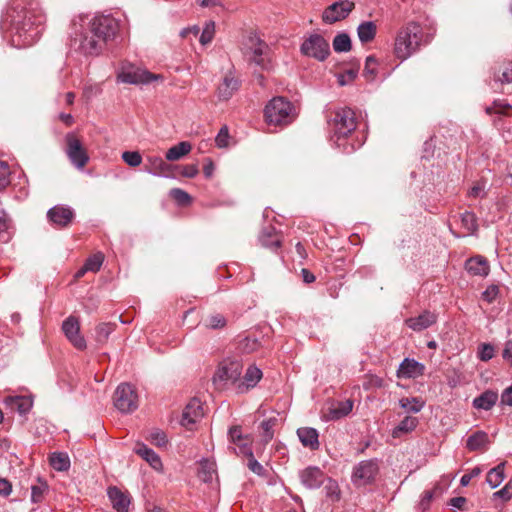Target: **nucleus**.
Returning <instances> with one entry per match:
<instances>
[{
  "mask_svg": "<svg viewBox=\"0 0 512 512\" xmlns=\"http://www.w3.org/2000/svg\"><path fill=\"white\" fill-rule=\"evenodd\" d=\"M44 16L40 12L27 10L19 5L9 9L5 22L10 24L11 41L16 47H27L35 43L43 32Z\"/></svg>",
  "mask_w": 512,
  "mask_h": 512,
  "instance_id": "nucleus-1",
  "label": "nucleus"
},
{
  "mask_svg": "<svg viewBox=\"0 0 512 512\" xmlns=\"http://www.w3.org/2000/svg\"><path fill=\"white\" fill-rule=\"evenodd\" d=\"M87 16L79 15L72 20L70 47L86 56L99 55L106 43L89 32L86 26Z\"/></svg>",
  "mask_w": 512,
  "mask_h": 512,
  "instance_id": "nucleus-2",
  "label": "nucleus"
},
{
  "mask_svg": "<svg viewBox=\"0 0 512 512\" xmlns=\"http://www.w3.org/2000/svg\"><path fill=\"white\" fill-rule=\"evenodd\" d=\"M422 38L421 26L416 22L408 23L398 31L395 38V56L400 60H406L419 49Z\"/></svg>",
  "mask_w": 512,
  "mask_h": 512,
  "instance_id": "nucleus-3",
  "label": "nucleus"
},
{
  "mask_svg": "<svg viewBox=\"0 0 512 512\" xmlns=\"http://www.w3.org/2000/svg\"><path fill=\"white\" fill-rule=\"evenodd\" d=\"M266 121L270 125H288L296 114L293 104L284 97L278 96L271 99L264 110Z\"/></svg>",
  "mask_w": 512,
  "mask_h": 512,
  "instance_id": "nucleus-4",
  "label": "nucleus"
},
{
  "mask_svg": "<svg viewBox=\"0 0 512 512\" xmlns=\"http://www.w3.org/2000/svg\"><path fill=\"white\" fill-rule=\"evenodd\" d=\"M269 46L257 34L250 33L244 43V56L249 64H254L263 70L269 69Z\"/></svg>",
  "mask_w": 512,
  "mask_h": 512,
  "instance_id": "nucleus-5",
  "label": "nucleus"
},
{
  "mask_svg": "<svg viewBox=\"0 0 512 512\" xmlns=\"http://www.w3.org/2000/svg\"><path fill=\"white\" fill-rule=\"evenodd\" d=\"M86 26L91 34L107 43L117 35L120 23L111 15H97L92 19L87 16Z\"/></svg>",
  "mask_w": 512,
  "mask_h": 512,
  "instance_id": "nucleus-6",
  "label": "nucleus"
},
{
  "mask_svg": "<svg viewBox=\"0 0 512 512\" xmlns=\"http://www.w3.org/2000/svg\"><path fill=\"white\" fill-rule=\"evenodd\" d=\"M331 126L337 141L346 138L356 129L355 112L348 107L339 108L334 113Z\"/></svg>",
  "mask_w": 512,
  "mask_h": 512,
  "instance_id": "nucleus-7",
  "label": "nucleus"
},
{
  "mask_svg": "<svg viewBox=\"0 0 512 512\" xmlns=\"http://www.w3.org/2000/svg\"><path fill=\"white\" fill-rule=\"evenodd\" d=\"M113 402L121 413H132L139 405L138 394L131 384L121 383L114 392Z\"/></svg>",
  "mask_w": 512,
  "mask_h": 512,
  "instance_id": "nucleus-8",
  "label": "nucleus"
},
{
  "mask_svg": "<svg viewBox=\"0 0 512 512\" xmlns=\"http://www.w3.org/2000/svg\"><path fill=\"white\" fill-rule=\"evenodd\" d=\"M65 152L71 164L77 169H83L89 162V155L81 141L73 133L65 136Z\"/></svg>",
  "mask_w": 512,
  "mask_h": 512,
  "instance_id": "nucleus-9",
  "label": "nucleus"
},
{
  "mask_svg": "<svg viewBox=\"0 0 512 512\" xmlns=\"http://www.w3.org/2000/svg\"><path fill=\"white\" fill-rule=\"evenodd\" d=\"M301 53L305 56L324 61L330 54L329 43L319 34L310 35L301 45Z\"/></svg>",
  "mask_w": 512,
  "mask_h": 512,
  "instance_id": "nucleus-10",
  "label": "nucleus"
},
{
  "mask_svg": "<svg viewBox=\"0 0 512 512\" xmlns=\"http://www.w3.org/2000/svg\"><path fill=\"white\" fill-rule=\"evenodd\" d=\"M176 166L168 164L159 156H147L144 171L158 177H175L174 170Z\"/></svg>",
  "mask_w": 512,
  "mask_h": 512,
  "instance_id": "nucleus-11",
  "label": "nucleus"
},
{
  "mask_svg": "<svg viewBox=\"0 0 512 512\" xmlns=\"http://www.w3.org/2000/svg\"><path fill=\"white\" fill-rule=\"evenodd\" d=\"M354 3L348 0H341L331 4L323 12V21L329 24L335 23L346 18L353 10Z\"/></svg>",
  "mask_w": 512,
  "mask_h": 512,
  "instance_id": "nucleus-12",
  "label": "nucleus"
},
{
  "mask_svg": "<svg viewBox=\"0 0 512 512\" xmlns=\"http://www.w3.org/2000/svg\"><path fill=\"white\" fill-rule=\"evenodd\" d=\"M378 464L375 460H366L360 462L353 472V482L356 485H365L370 483L378 473Z\"/></svg>",
  "mask_w": 512,
  "mask_h": 512,
  "instance_id": "nucleus-13",
  "label": "nucleus"
},
{
  "mask_svg": "<svg viewBox=\"0 0 512 512\" xmlns=\"http://www.w3.org/2000/svg\"><path fill=\"white\" fill-rule=\"evenodd\" d=\"M242 365L238 361L223 362L214 374V382H232L240 380Z\"/></svg>",
  "mask_w": 512,
  "mask_h": 512,
  "instance_id": "nucleus-14",
  "label": "nucleus"
},
{
  "mask_svg": "<svg viewBox=\"0 0 512 512\" xmlns=\"http://www.w3.org/2000/svg\"><path fill=\"white\" fill-rule=\"evenodd\" d=\"M62 330L67 339L75 348L79 350L86 348V341L80 334V324L76 317L69 316L66 320H64L62 324Z\"/></svg>",
  "mask_w": 512,
  "mask_h": 512,
  "instance_id": "nucleus-15",
  "label": "nucleus"
},
{
  "mask_svg": "<svg viewBox=\"0 0 512 512\" xmlns=\"http://www.w3.org/2000/svg\"><path fill=\"white\" fill-rule=\"evenodd\" d=\"M241 81L236 77L233 69H230L223 77L217 88V96L221 101H227L238 91Z\"/></svg>",
  "mask_w": 512,
  "mask_h": 512,
  "instance_id": "nucleus-16",
  "label": "nucleus"
},
{
  "mask_svg": "<svg viewBox=\"0 0 512 512\" xmlns=\"http://www.w3.org/2000/svg\"><path fill=\"white\" fill-rule=\"evenodd\" d=\"M74 211L67 206L56 205L47 212L49 221L58 228L68 227L74 219Z\"/></svg>",
  "mask_w": 512,
  "mask_h": 512,
  "instance_id": "nucleus-17",
  "label": "nucleus"
},
{
  "mask_svg": "<svg viewBox=\"0 0 512 512\" xmlns=\"http://www.w3.org/2000/svg\"><path fill=\"white\" fill-rule=\"evenodd\" d=\"M159 76L152 74L146 70L139 68H131L123 70L119 75L118 79L123 83L128 84H148Z\"/></svg>",
  "mask_w": 512,
  "mask_h": 512,
  "instance_id": "nucleus-18",
  "label": "nucleus"
},
{
  "mask_svg": "<svg viewBox=\"0 0 512 512\" xmlns=\"http://www.w3.org/2000/svg\"><path fill=\"white\" fill-rule=\"evenodd\" d=\"M204 415L202 404L198 399H192L184 408L181 424L187 429L197 423Z\"/></svg>",
  "mask_w": 512,
  "mask_h": 512,
  "instance_id": "nucleus-19",
  "label": "nucleus"
},
{
  "mask_svg": "<svg viewBox=\"0 0 512 512\" xmlns=\"http://www.w3.org/2000/svg\"><path fill=\"white\" fill-rule=\"evenodd\" d=\"M300 479L308 489H316L324 484L326 476L320 468L310 466L300 472Z\"/></svg>",
  "mask_w": 512,
  "mask_h": 512,
  "instance_id": "nucleus-20",
  "label": "nucleus"
},
{
  "mask_svg": "<svg viewBox=\"0 0 512 512\" xmlns=\"http://www.w3.org/2000/svg\"><path fill=\"white\" fill-rule=\"evenodd\" d=\"M424 371L425 366L422 363L416 361L415 359L405 358L399 365L397 370V377L405 379L417 378L422 376Z\"/></svg>",
  "mask_w": 512,
  "mask_h": 512,
  "instance_id": "nucleus-21",
  "label": "nucleus"
},
{
  "mask_svg": "<svg viewBox=\"0 0 512 512\" xmlns=\"http://www.w3.org/2000/svg\"><path fill=\"white\" fill-rule=\"evenodd\" d=\"M510 83H512V61H507L498 68H494L491 87L495 91H500L502 85Z\"/></svg>",
  "mask_w": 512,
  "mask_h": 512,
  "instance_id": "nucleus-22",
  "label": "nucleus"
},
{
  "mask_svg": "<svg viewBox=\"0 0 512 512\" xmlns=\"http://www.w3.org/2000/svg\"><path fill=\"white\" fill-rule=\"evenodd\" d=\"M489 445V436L482 430L475 431L466 440V448L471 452H485Z\"/></svg>",
  "mask_w": 512,
  "mask_h": 512,
  "instance_id": "nucleus-23",
  "label": "nucleus"
},
{
  "mask_svg": "<svg viewBox=\"0 0 512 512\" xmlns=\"http://www.w3.org/2000/svg\"><path fill=\"white\" fill-rule=\"evenodd\" d=\"M465 269L474 276L486 277L489 274L490 266L486 258L477 255L469 258L465 263Z\"/></svg>",
  "mask_w": 512,
  "mask_h": 512,
  "instance_id": "nucleus-24",
  "label": "nucleus"
},
{
  "mask_svg": "<svg viewBox=\"0 0 512 512\" xmlns=\"http://www.w3.org/2000/svg\"><path fill=\"white\" fill-rule=\"evenodd\" d=\"M353 405L354 403L350 399L333 404L325 414L326 420L334 421L346 417L352 411Z\"/></svg>",
  "mask_w": 512,
  "mask_h": 512,
  "instance_id": "nucleus-25",
  "label": "nucleus"
},
{
  "mask_svg": "<svg viewBox=\"0 0 512 512\" xmlns=\"http://www.w3.org/2000/svg\"><path fill=\"white\" fill-rule=\"evenodd\" d=\"M108 496L114 509L118 512H128L130 498L127 494L117 487H110L108 489Z\"/></svg>",
  "mask_w": 512,
  "mask_h": 512,
  "instance_id": "nucleus-26",
  "label": "nucleus"
},
{
  "mask_svg": "<svg viewBox=\"0 0 512 512\" xmlns=\"http://www.w3.org/2000/svg\"><path fill=\"white\" fill-rule=\"evenodd\" d=\"M262 371L255 365H250L243 377V381L239 383V392H245L250 388H254L262 378Z\"/></svg>",
  "mask_w": 512,
  "mask_h": 512,
  "instance_id": "nucleus-27",
  "label": "nucleus"
},
{
  "mask_svg": "<svg viewBox=\"0 0 512 512\" xmlns=\"http://www.w3.org/2000/svg\"><path fill=\"white\" fill-rule=\"evenodd\" d=\"M436 322L435 314L425 311L417 317H412L406 320V324L414 331H422L427 329Z\"/></svg>",
  "mask_w": 512,
  "mask_h": 512,
  "instance_id": "nucleus-28",
  "label": "nucleus"
},
{
  "mask_svg": "<svg viewBox=\"0 0 512 512\" xmlns=\"http://www.w3.org/2000/svg\"><path fill=\"white\" fill-rule=\"evenodd\" d=\"M297 435L303 446L308 447L311 450H317L319 448V434L315 428H299L297 430Z\"/></svg>",
  "mask_w": 512,
  "mask_h": 512,
  "instance_id": "nucleus-29",
  "label": "nucleus"
},
{
  "mask_svg": "<svg viewBox=\"0 0 512 512\" xmlns=\"http://www.w3.org/2000/svg\"><path fill=\"white\" fill-rule=\"evenodd\" d=\"M228 437L230 442L236 446L233 448V451L237 454H241L242 445L251 446V439L249 435L242 433L241 426H232L228 431Z\"/></svg>",
  "mask_w": 512,
  "mask_h": 512,
  "instance_id": "nucleus-30",
  "label": "nucleus"
},
{
  "mask_svg": "<svg viewBox=\"0 0 512 512\" xmlns=\"http://www.w3.org/2000/svg\"><path fill=\"white\" fill-rule=\"evenodd\" d=\"M259 241L262 246L272 250H277L281 246L280 237L278 236L276 229L272 226L263 228L259 236Z\"/></svg>",
  "mask_w": 512,
  "mask_h": 512,
  "instance_id": "nucleus-31",
  "label": "nucleus"
},
{
  "mask_svg": "<svg viewBox=\"0 0 512 512\" xmlns=\"http://www.w3.org/2000/svg\"><path fill=\"white\" fill-rule=\"evenodd\" d=\"M135 453L147 461L153 469H162V461L159 455L146 445L138 444L135 448Z\"/></svg>",
  "mask_w": 512,
  "mask_h": 512,
  "instance_id": "nucleus-32",
  "label": "nucleus"
},
{
  "mask_svg": "<svg viewBox=\"0 0 512 512\" xmlns=\"http://www.w3.org/2000/svg\"><path fill=\"white\" fill-rule=\"evenodd\" d=\"M498 394L492 390H487L473 400V406L476 409L490 410L497 402Z\"/></svg>",
  "mask_w": 512,
  "mask_h": 512,
  "instance_id": "nucleus-33",
  "label": "nucleus"
},
{
  "mask_svg": "<svg viewBox=\"0 0 512 512\" xmlns=\"http://www.w3.org/2000/svg\"><path fill=\"white\" fill-rule=\"evenodd\" d=\"M192 149V145L187 141H182L172 146L166 152L165 158L168 161H177L187 155Z\"/></svg>",
  "mask_w": 512,
  "mask_h": 512,
  "instance_id": "nucleus-34",
  "label": "nucleus"
},
{
  "mask_svg": "<svg viewBox=\"0 0 512 512\" xmlns=\"http://www.w3.org/2000/svg\"><path fill=\"white\" fill-rule=\"evenodd\" d=\"M376 31V24L372 21L362 22L357 28V34L362 43L372 41L375 38Z\"/></svg>",
  "mask_w": 512,
  "mask_h": 512,
  "instance_id": "nucleus-35",
  "label": "nucleus"
},
{
  "mask_svg": "<svg viewBox=\"0 0 512 512\" xmlns=\"http://www.w3.org/2000/svg\"><path fill=\"white\" fill-rule=\"evenodd\" d=\"M418 425V419L412 416H406L392 431L394 438H399L403 434L413 431Z\"/></svg>",
  "mask_w": 512,
  "mask_h": 512,
  "instance_id": "nucleus-36",
  "label": "nucleus"
},
{
  "mask_svg": "<svg viewBox=\"0 0 512 512\" xmlns=\"http://www.w3.org/2000/svg\"><path fill=\"white\" fill-rule=\"evenodd\" d=\"M6 399L22 415L29 412L33 405L31 398L27 396H9Z\"/></svg>",
  "mask_w": 512,
  "mask_h": 512,
  "instance_id": "nucleus-37",
  "label": "nucleus"
},
{
  "mask_svg": "<svg viewBox=\"0 0 512 512\" xmlns=\"http://www.w3.org/2000/svg\"><path fill=\"white\" fill-rule=\"evenodd\" d=\"M241 455L248 457V468L255 474L263 476L265 474L264 467L255 459L251 446H241Z\"/></svg>",
  "mask_w": 512,
  "mask_h": 512,
  "instance_id": "nucleus-38",
  "label": "nucleus"
},
{
  "mask_svg": "<svg viewBox=\"0 0 512 512\" xmlns=\"http://www.w3.org/2000/svg\"><path fill=\"white\" fill-rule=\"evenodd\" d=\"M504 468L505 462H501L487 473L486 481L491 488L498 487L504 480Z\"/></svg>",
  "mask_w": 512,
  "mask_h": 512,
  "instance_id": "nucleus-39",
  "label": "nucleus"
},
{
  "mask_svg": "<svg viewBox=\"0 0 512 512\" xmlns=\"http://www.w3.org/2000/svg\"><path fill=\"white\" fill-rule=\"evenodd\" d=\"M424 401L418 397H404L399 400L401 408L411 413H418L424 407Z\"/></svg>",
  "mask_w": 512,
  "mask_h": 512,
  "instance_id": "nucleus-40",
  "label": "nucleus"
},
{
  "mask_svg": "<svg viewBox=\"0 0 512 512\" xmlns=\"http://www.w3.org/2000/svg\"><path fill=\"white\" fill-rule=\"evenodd\" d=\"M50 465L57 471H67L70 467V459L66 453H53L50 457Z\"/></svg>",
  "mask_w": 512,
  "mask_h": 512,
  "instance_id": "nucleus-41",
  "label": "nucleus"
},
{
  "mask_svg": "<svg viewBox=\"0 0 512 512\" xmlns=\"http://www.w3.org/2000/svg\"><path fill=\"white\" fill-rule=\"evenodd\" d=\"M442 493V489L440 486L436 485L433 489L431 490H426L423 492L422 494V498L419 502V509L424 512L426 511L427 509H429L430 507V503L432 501V499L436 496V495H440Z\"/></svg>",
  "mask_w": 512,
  "mask_h": 512,
  "instance_id": "nucleus-42",
  "label": "nucleus"
},
{
  "mask_svg": "<svg viewBox=\"0 0 512 512\" xmlns=\"http://www.w3.org/2000/svg\"><path fill=\"white\" fill-rule=\"evenodd\" d=\"M114 327L115 325L111 323L99 324L95 330V340L101 344L105 343L110 334L114 331Z\"/></svg>",
  "mask_w": 512,
  "mask_h": 512,
  "instance_id": "nucleus-43",
  "label": "nucleus"
},
{
  "mask_svg": "<svg viewBox=\"0 0 512 512\" xmlns=\"http://www.w3.org/2000/svg\"><path fill=\"white\" fill-rule=\"evenodd\" d=\"M333 49L336 52H348L351 49V40L348 34L340 33L333 40Z\"/></svg>",
  "mask_w": 512,
  "mask_h": 512,
  "instance_id": "nucleus-44",
  "label": "nucleus"
},
{
  "mask_svg": "<svg viewBox=\"0 0 512 512\" xmlns=\"http://www.w3.org/2000/svg\"><path fill=\"white\" fill-rule=\"evenodd\" d=\"M48 491V485L45 481L38 479V484L31 486V501L33 503L42 502L45 493Z\"/></svg>",
  "mask_w": 512,
  "mask_h": 512,
  "instance_id": "nucleus-45",
  "label": "nucleus"
},
{
  "mask_svg": "<svg viewBox=\"0 0 512 512\" xmlns=\"http://www.w3.org/2000/svg\"><path fill=\"white\" fill-rule=\"evenodd\" d=\"M104 261V255L101 252H97L92 256L88 257L84 263V270L90 272H97L100 270Z\"/></svg>",
  "mask_w": 512,
  "mask_h": 512,
  "instance_id": "nucleus-46",
  "label": "nucleus"
},
{
  "mask_svg": "<svg viewBox=\"0 0 512 512\" xmlns=\"http://www.w3.org/2000/svg\"><path fill=\"white\" fill-rule=\"evenodd\" d=\"M462 226L470 233L474 234L478 230L477 218L474 213L466 211L461 215Z\"/></svg>",
  "mask_w": 512,
  "mask_h": 512,
  "instance_id": "nucleus-47",
  "label": "nucleus"
},
{
  "mask_svg": "<svg viewBox=\"0 0 512 512\" xmlns=\"http://www.w3.org/2000/svg\"><path fill=\"white\" fill-rule=\"evenodd\" d=\"M277 419L275 417L264 420L260 427L262 429V438L265 443L272 440L274 436V426L276 425Z\"/></svg>",
  "mask_w": 512,
  "mask_h": 512,
  "instance_id": "nucleus-48",
  "label": "nucleus"
},
{
  "mask_svg": "<svg viewBox=\"0 0 512 512\" xmlns=\"http://www.w3.org/2000/svg\"><path fill=\"white\" fill-rule=\"evenodd\" d=\"M215 35V23L213 21H207L204 24L202 32L199 37V41L202 45L209 44Z\"/></svg>",
  "mask_w": 512,
  "mask_h": 512,
  "instance_id": "nucleus-49",
  "label": "nucleus"
},
{
  "mask_svg": "<svg viewBox=\"0 0 512 512\" xmlns=\"http://www.w3.org/2000/svg\"><path fill=\"white\" fill-rule=\"evenodd\" d=\"M324 491L326 494V497L329 498L331 501H338L340 498V490L337 482L333 479H327L326 482H324Z\"/></svg>",
  "mask_w": 512,
  "mask_h": 512,
  "instance_id": "nucleus-50",
  "label": "nucleus"
},
{
  "mask_svg": "<svg viewBox=\"0 0 512 512\" xmlns=\"http://www.w3.org/2000/svg\"><path fill=\"white\" fill-rule=\"evenodd\" d=\"M377 60L374 56H368L365 61L363 74L367 80H374L377 75Z\"/></svg>",
  "mask_w": 512,
  "mask_h": 512,
  "instance_id": "nucleus-51",
  "label": "nucleus"
},
{
  "mask_svg": "<svg viewBox=\"0 0 512 512\" xmlns=\"http://www.w3.org/2000/svg\"><path fill=\"white\" fill-rule=\"evenodd\" d=\"M11 225L4 212H0V241L8 242L11 238Z\"/></svg>",
  "mask_w": 512,
  "mask_h": 512,
  "instance_id": "nucleus-52",
  "label": "nucleus"
},
{
  "mask_svg": "<svg viewBox=\"0 0 512 512\" xmlns=\"http://www.w3.org/2000/svg\"><path fill=\"white\" fill-rule=\"evenodd\" d=\"M495 355V348L490 343H482L478 347L477 357L484 362L491 360Z\"/></svg>",
  "mask_w": 512,
  "mask_h": 512,
  "instance_id": "nucleus-53",
  "label": "nucleus"
},
{
  "mask_svg": "<svg viewBox=\"0 0 512 512\" xmlns=\"http://www.w3.org/2000/svg\"><path fill=\"white\" fill-rule=\"evenodd\" d=\"M122 160L130 167H137L142 163V156L138 151H124Z\"/></svg>",
  "mask_w": 512,
  "mask_h": 512,
  "instance_id": "nucleus-54",
  "label": "nucleus"
},
{
  "mask_svg": "<svg viewBox=\"0 0 512 512\" xmlns=\"http://www.w3.org/2000/svg\"><path fill=\"white\" fill-rule=\"evenodd\" d=\"M10 176L11 171L9 165L4 161H0V191L9 186L11 182Z\"/></svg>",
  "mask_w": 512,
  "mask_h": 512,
  "instance_id": "nucleus-55",
  "label": "nucleus"
},
{
  "mask_svg": "<svg viewBox=\"0 0 512 512\" xmlns=\"http://www.w3.org/2000/svg\"><path fill=\"white\" fill-rule=\"evenodd\" d=\"M226 319L222 314H213L206 318L205 326L211 329H220L225 327Z\"/></svg>",
  "mask_w": 512,
  "mask_h": 512,
  "instance_id": "nucleus-56",
  "label": "nucleus"
},
{
  "mask_svg": "<svg viewBox=\"0 0 512 512\" xmlns=\"http://www.w3.org/2000/svg\"><path fill=\"white\" fill-rule=\"evenodd\" d=\"M170 196L180 205H187L191 202L190 195L180 188L171 189Z\"/></svg>",
  "mask_w": 512,
  "mask_h": 512,
  "instance_id": "nucleus-57",
  "label": "nucleus"
},
{
  "mask_svg": "<svg viewBox=\"0 0 512 512\" xmlns=\"http://www.w3.org/2000/svg\"><path fill=\"white\" fill-rule=\"evenodd\" d=\"M259 347V342L255 338L245 337L239 342V349L244 353H252Z\"/></svg>",
  "mask_w": 512,
  "mask_h": 512,
  "instance_id": "nucleus-58",
  "label": "nucleus"
},
{
  "mask_svg": "<svg viewBox=\"0 0 512 512\" xmlns=\"http://www.w3.org/2000/svg\"><path fill=\"white\" fill-rule=\"evenodd\" d=\"M148 439L152 444L158 447H163L167 444L166 434L159 429L152 430L149 434Z\"/></svg>",
  "mask_w": 512,
  "mask_h": 512,
  "instance_id": "nucleus-59",
  "label": "nucleus"
},
{
  "mask_svg": "<svg viewBox=\"0 0 512 512\" xmlns=\"http://www.w3.org/2000/svg\"><path fill=\"white\" fill-rule=\"evenodd\" d=\"M228 139H229L228 128H227V126H223L220 129V131L218 132V134H217V136L215 138L216 145L219 148L227 147L228 146Z\"/></svg>",
  "mask_w": 512,
  "mask_h": 512,
  "instance_id": "nucleus-60",
  "label": "nucleus"
},
{
  "mask_svg": "<svg viewBox=\"0 0 512 512\" xmlns=\"http://www.w3.org/2000/svg\"><path fill=\"white\" fill-rule=\"evenodd\" d=\"M511 110H512V107L508 103L498 104V102H496V101L494 102L493 106L486 108V112L488 114L495 112V113H501V114L508 115Z\"/></svg>",
  "mask_w": 512,
  "mask_h": 512,
  "instance_id": "nucleus-61",
  "label": "nucleus"
},
{
  "mask_svg": "<svg viewBox=\"0 0 512 512\" xmlns=\"http://www.w3.org/2000/svg\"><path fill=\"white\" fill-rule=\"evenodd\" d=\"M494 497L501 498L504 501H508L512 498V484L507 483L502 489L494 493Z\"/></svg>",
  "mask_w": 512,
  "mask_h": 512,
  "instance_id": "nucleus-62",
  "label": "nucleus"
},
{
  "mask_svg": "<svg viewBox=\"0 0 512 512\" xmlns=\"http://www.w3.org/2000/svg\"><path fill=\"white\" fill-rule=\"evenodd\" d=\"M499 293V288L497 285H490L487 289L482 293L483 299L487 302L491 303L494 301Z\"/></svg>",
  "mask_w": 512,
  "mask_h": 512,
  "instance_id": "nucleus-63",
  "label": "nucleus"
},
{
  "mask_svg": "<svg viewBox=\"0 0 512 512\" xmlns=\"http://www.w3.org/2000/svg\"><path fill=\"white\" fill-rule=\"evenodd\" d=\"M358 73V69H348L344 74L340 75L338 78V82L341 86L346 85L348 81H351L356 78Z\"/></svg>",
  "mask_w": 512,
  "mask_h": 512,
  "instance_id": "nucleus-64",
  "label": "nucleus"
}]
</instances>
